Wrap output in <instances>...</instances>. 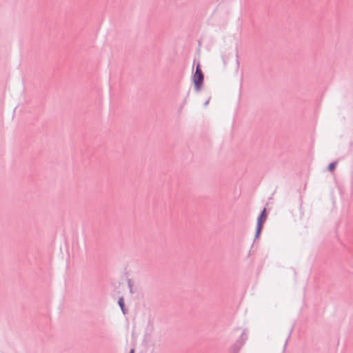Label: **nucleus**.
<instances>
[{"mask_svg":"<svg viewBox=\"0 0 353 353\" xmlns=\"http://www.w3.org/2000/svg\"><path fill=\"white\" fill-rule=\"evenodd\" d=\"M248 339V334L246 330H244L240 337L236 340V341L230 347V353H239L241 348L245 344V341Z\"/></svg>","mask_w":353,"mask_h":353,"instance_id":"nucleus-2","label":"nucleus"},{"mask_svg":"<svg viewBox=\"0 0 353 353\" xmlns=\"http://www.w3.org/2000/svg\"><path fill=\"white\" fill-rule=\"evenodd\" d=\"M336 164H337V161H334V162H332V163H330L328 165L327 170H328L330 172H332V171H334V170H335V168H336Z\"/></svg>","mask_w":353,"mask_h":353,"instance_id":"nucleus-6","label":"nucleus"},{"mask_svg":"<svg viewBox=\"0 0 353 353\" xmlns=\"http://www.w3.org/2000/svg\"><path fill=\"white\" fill-rule=\"evenodd\" d=\"M292 330H290V334H289V335H288V339H287V340H286V341H285V346H284L285 347V346L287 345L288 341V339H289V338H290V334H291V333H292Z\"/></svg>","mask_w":353,"mask_h":353,"instance_id":"nucleus-8","label":"nucleus"},{"mask_svg":"<svg viewBox=\"0 0 353 353\" xmlns=\"http://www.w3.org/2000/svg\"><path fill=\"white\" fill-rule=\"evenodd\" d=\"M267 219L266 208H263L257 218L256 225L263 226Z\"/></svg>","mask_w":353,"mask_h":353,"instance_id":"nucleus-3","label":"nucleus"},{"mask_svg":"<svg viewBox=\"0 0 353 353\" xmlns=\"http://www.w3.org/2000/svg\"><path fill=\"white\" fill-rule=\"evenodd\" d=\"M118 305L121 307L123 314H126L128 313V310L125 307L124 299L123 297H120L119 299Z\"/></svg>","mask_w":353,"mask_h":353,"instance_id":"nucleus-4","label":"nucleus"},{"mask_svg":"<svg viewBox=\"0 0 353 353\" xmlns=\"http://www.w3.org/2000/svg\"><path fill=\"white\" fill-rule=\"evenodd\" d=\"M192 79L194 83L195 91L197 92H200L204 81V74L201 68L199 62H198L196 64V70L193 73Z\"/></svg>","mask_w":353,"mask_h":353,"instance_id":"nucleus-1","label":"nucleus"},{"mask_svg":"<svg viewBox=\"0 0 353 353\" xmlns=\"http://www.w3.org/2000/svg\"><path fill=\"white\" fill-rule=\"evenodd\" d=\"M128 288H129V290H130V292L131 294L133 293L132 292V283L131 282V281L129 279L128 281Z\"/></svg>","mask_w":353,"mask_h":353,"instance_id":"nucleus-7","label":"nucleus"},{"mask_svg":"<svg viewBox=\"0 0 353 353\" xmlns=\"http://www.w3.org/2000/svg\"><path fill=\"white\" fill-rule=\"evenodd\" d=\"M129 353H134V349H131V350L130 351Z\"/></svg>","mask_w":353,"mask_h":353,"instance_id":"nucleus-10","label":"nucleus"},{"mask_svg":"<svg viewBox=\"0 0 353 353\" xmlns=\"http://www.w3.org/2000/svg\"><path fill=\"white\" fill-rule=\"evenodd\" d=\"M209 103V100L206 101L204 103V105L206 106Z\"/></svg>","mask_w":353,"mask_h":353,"instance_id":"nucleus-9","label":"nucleus"},{"mask_svg":"<svg viewBox=\"0 0 353 353\" xmlns=\"http://www.w3.org/2000/svg\"><path fill=\"white\" fill-rule=\"evenodd\" d=\"M263 226L256 225L254 240L258 239L261 233Z\"/></svg>","mask_w":353,"mask_h":353,"instance_id":"nucleus-5","label":"nucleus"}]
</instances>
